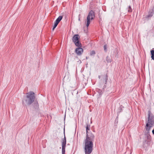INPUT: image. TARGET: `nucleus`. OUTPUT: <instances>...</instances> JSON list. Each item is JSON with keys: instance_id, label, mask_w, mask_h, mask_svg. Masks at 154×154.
<instances>
[{"instance_id": "26", "label": "nucleus", "mask_w": 154, "mask_h": 154, "mask_svg": "<svg viewBox=\"0 0 154 154\" xmlns=\"http://www.w3.org/2000/svg\"><path fill=\"white\" fill-rule=\"evenodd\" d=\"M86 59H87L88 57H86Z\"/></svg>"}, {"instance_id": "1", "label": "nucleus", "mask_w": 154, "mask_h": 154, "mask_svg": "<svg viewBox=\"0 0 154 154\" xmlns=\"http://www.w3.org/2000/svg\"><path fill=\"white\" fill-rule=\"evenodd\" d=\"M94 136L92 134L86 135V139L84 141L85 151V154H90L93 150V143Z\"/></svg>"}, {"instance_id": "24", "label": "nucleus", "mask_w": 154, "mask_h": 154, "mask_svg": "<svg viewBox=\"0 0 154 154\" xmlns=\"http://www.w3.org/2000/svg\"><path fill=\"white\" fill-rule=\"evenodd\" d=\"M99 79H100V76H99Z\"/></svg>"}, {"instance_id": "9", "label": "nucleus", "mask_w": 154, "mask_h": 154, "mask_svg": "<svg viewBox=\"0 0 154 154\" xmlns=\"http://www.w3.org/2000/svg\"><path fill=\"white\" fill-rule=\"evenodd\" d=\"M154 12L152 11L151 10H150L148 13V14L146 16V17L147 18H149L152 17L153 14Z\"/></svg>"}, {"instance_id": "12", "label": "nucleus", "mask_w": 154, "mask_h": 154, "mask_svg": "<svg viewBox=\"0 0 154 154\" xmlns=\"http://www.w3.org/2000/svg\"><path fill=\"white\" fill-rule=\"evenodd\" d=\"M75 45L77 46L78 47H81V44L80 42L79 41L75 42H74Z\"/></svg>"}, {"instance_id": "6", "label": "nucleus", "mask_w": 154, "mask_h": 154, "mask_svg": "<svg viewBox=\"0 0 154 154\" xmlns=\"http://www.w3.org/2000/svg\"><path fill=\"white\" fill-rule=\"evenodd\" d=\"M83 51V48L80 47L77 48L75 50V53L78 55H80L82 54Z\"/></svg>"}, {"instance_id": "21", "label": "nucleus", "mask_w": 154, "mask_h": 154, "mask_svg": "<svg viewBox=\"0 0 154 154\" xmlns=\"http://www.w3.org/2000/svg\"><path fill=\"white\" fill-rule=\"evenodd\" d=\"M151 10L152 11L154 12V6L152 8Z\"/></svg>"}, {"instance_id": "8", "label": "nucleus", "mask_w": 154, "mask_h": 154, "mask_svg": "<svg viewBox=\"0 0 154 154\" xmlns=\"http://www.w3.org/2000/svg\"><path fill=\"white\" fill-rule=\"evenodd\" d=\"M80 37L78 34L75 35L72 38V41L73 42L79 41Z\"/></svg>"}, {"instance_id": "11", "label": "nucleus", "mask_w": 154, "mask_h": 154, "mask_svg": "<svg viewBox=\"0 0 154 154\" xmlns=\"http://www.w3.org/2000/svg\"><path fill=\"white\" fill-rule=\"evenodd\" d=\"M63 17V16H59L56 20L55 21L59 23L60 21L61 20Z\"/></svg>"}, {"instance_id": "15", "label": "nucleus", "mask_w": 154, "mask_h": 154, "mask_svg": "<svg viewBox=\"0 0 154 154\" xmlns=\"http://www.w3.org/2000/svg\"><path fill=\"white\" fill-rule=\"evenodd\" d=\"M151 57L152 59L154 60V50H152L151 51Z\"/></svg>"}, {"instance_id": "18", "label": "nucleus", "mask_w": 154, "mask_h": 154, "mask_svg": "<svg viewBox=\"0 0 154 154\" xmlns=\"http://www.w3.org/2000/svg\"><path fill=\"white\" fill-rule=\"evenodd\" d=\"M95 54V51H92L90 53V55L91 56L94 55Z\"/></svg>"}, {"instance_id": "16", "label": "nucleus", "mask_w": 154, "mask_h": 154, "mask_svg": "<svg viewBox=\"0 0 154 154\" xmlns=\"http://www.w3.org/2000/svg\"><path fill=\"white\" fill-rule=\"evenodd\" d=\"M58 23H57L56 21H55L54 23V25L52 29L53 31L54 30V29L55 28L57 27Z\"/></svg>"}, {"instance_id": "25", "label": "nucleus", "mask_w": 154, "mask_h": 154, "mask_svg": "<svg viewBox=\"0 0 154 154\" xmlns=\"http://www.w3.org/2000/svg\"><path fill=\"white\" fill-rule=\"evenodd\" d=\"M79 21L80 20V18H79Z\"/></svg>"}, {"instance_id": "2", "label": "nucleus", "mask_w": 154, "mask_h": 154, "mask_svg": "<svg viewBox=\"0 0 154 154\" xmlns=\"http://www.w3.org/2000/svg\"><path fill=\"white\" fill-rule=\"evenodd\" d=\"M26 95L24 97L23 100V104L29 106L34 102L35 98V93L32 91H30L26 94Z\"/></svg>"}, {"instance_id": "23", "label": "nucleus", "mask_w": 154, "mask_h": 154, "mask_svg": "<svg viewBox=\"0 0 154 154\" xmlns=\"http://www.w3.org/2000/svg\"><path fill=\"white\" fill-rule=\"evenodd\" d=\"M122 109H119V112H121V110Z\"/></svg>"}, {"instance_id": "13", "label": "nucleus", "mask_w": 154, "mask_h": 154, "mask_svg": "<svg viewBox=\"0 0 154 154\" xmlns=\"http://www.w3.org/2000/svg\"><path fill=\"white\" fill-rule=\"evenodd\" d=\"M108 79V76L107 75L104 76L103 78V81H105V84L106 83Z\"/></svg>"}, {"instance_id": "7", "label": "nucleus", "mask_w": 154, "mask_h": 154, "mask_svg": "<svg viewBox=\"0 0 154 154\" xmlns=\"http://www.w3.org/2000/svg\"><path fill=\"white\" fill-rule=\"evenodd\" d=\"M154 125H150L149 123H147L146 125L145 129L146 131H147V133H149V131L150 130L151 128Z\"/></svg>"}, {"instance_id": "14", "label": "nucleus", "mask_w": 154, "mask_h": 154, "mask_svg": "<svg viewBox=\"0 0 154 154\" xmlns=\"http://www.w3.org/2000/svg\"><path fill=\"white\" fill-rule=\"evenodd\" d=\"M90 129V126L87 125V127H86V135L88 134H92L91 133H88V131Z\"/></svg>"}, {"instance_id": "10", "label": "nucleus", "mask_w": 154, "mask_h": 154, "mask_svg": "<svg viewBox=\"0 0 154 154\" xmlns=\"http://www.w3.org/2000/svg\"><path fill=\"white\" fill-rule=\"evenodd\" d=\"M33 106L35 109H38L39 107V105L38 102L35 100L34 102Z\"/></svg>"}, {"instance_id": "20", "label": "nucleus", "mask_w": 154, "mask_h": 154, "mask_svg": "<svg viewBox=\"0 0 154 154\" xmlns=\"http://www.w3.org/2000/svg\"><path fill=\"white\" fill-rule=\"evenodd\" d=\"M132 11V9L131 8L130 6H129L128 7V12H131Z\"/></svg>"}, {"instance_id": "19", "label": "nucleus", "mask_w": 154, "mask_h": 154, "mask_svg": "<svg viewBox=\"0 0 154 154\" xmlns=\"http://www.w3.org/2000/svg\"><path fill=\"white\" fill-rule=\"evenodd\" d=\"M104 49L105 51L106 52L107 51V46L106 45H105L104 46Z\"/></svg>"}, {"instance_id": "22", "label": "nucleus", "mask_w": 154, "mask_h": 154, "mask_svg": "<svg viewBox=\"0 0 154 154\" xmlns=\"http://www.w3.org/2000/svg\"><path fill=\"white\" fill-rule=\"evenodd\" d=\"M152 132L153 134L154 135V129L152 130Z\"/></svg>"}, {"instance_id": "17", "label": "nucleus", "mask_w": 154, "mask_h": 154, "mask_svg": "<svg viewBox=\"0 0 154 154\" xmlns=\"http://www.w3.org/2000/svg\"><path fill=\"white\" fill-rule=\"evenodd\" d=\"M106 60L108 63L110 62H111V60L109 57H108V56L106 57Z\"/></svg>"}, {"instance_id": "5", "label": "nucleus", "mask_w": 154, "mask_h": 154, "mask_svg": "<svg viewBox=\"0 0 154 154\" xmlns=\"http://www.w3.org/2000/svg\"><path fill=\"white\" fill-rule=\"evenodd\" d=\"M66 143V140L64 135V139L62 142V154H65V147Z\"/></svg>"}, {"instance_id": "3", "label": "nucleus", "mask_w": 154, "mask_h": 154, "mask_svg": "<svg viewBox=\"0 0 154 154\" xmlns=\"http://www.w3.org/2000/svg\"><path fill=\"white\" fill-rule=\"evenodd\" d=\"M95 17V13L93 10H91L89 13L87 18L86 26L88 27L90 23V20H93Z\"/></svg>"}, {"instance_id": "4", "label": "nucleus", "mask_w": 154, "mask_h": 154, "mask_svg": "<svg viewBox=\"0 0 154 154\" xmlns=\"http://www.w3.org/2000/svg\"><path fill=\"white\" fill-rule=\"evenodd\" d=\"M147 123L150 125H154V116L151 113L150 111L148 112V119Z\"/></svg>"}]
</instances>
